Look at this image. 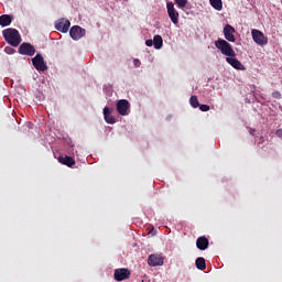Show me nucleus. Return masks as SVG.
I'll list each match as a JSON object with an SVG mask.
<instances>
[{"label": "nucleus", "mask_w": 282, "mask_h": 282, "mask_svg": "<svg viewBox=\"0 0 282 282\" xmlns=\"http://www.w3.org/2000/svg\"><path fill=\"white\" fill-rule=\"evenodd\" d=\"M4 41L12 47H19L21 45V34L17 29H6L2 31Z\"/></svg>", "instance_id": "f257e3e1"}, {"label": "nucleus", "mask_w": 282, "mask_h": 282, "mask_svg": "<svg viewBox=\"0 0 282 282\" xmlns=\"http://www.w3.org/2000/svg\"><path fill=\"white\" fill-rule=\"evenodd\" d=\"M215 45L217 50H219L221 54H224V56H237V53H235L232 45L226 40L218 39L217 41H215Z\"/></svg>", "instance_id": "f03ea898"}, {"label": "nucleus", "mask_w": 282, "mask_h": 282, "mask_svg": "<svg viewBox=\"0 0 282 282\" xmlns=\"http://www.w3.org/2000/svg\"><path fill=\"white\" fill-rule=\"evenodd\" d=\"M116 107L119 116H129L131 113V104L127 99L118 100Z\"/></svg>", "instance_id": "7ed1b4c3"}, {"label": "nucleus", "mask_w": 282, "mask_h": 282, "mask_svg": "<svg viewBox=\"0 0 282 282\" xmlns=\"http://www.w3.org/2000/svg\"><path fill=\"white\" fill-rule=\"evenodd\" d=\"M166 8L169 18L171 19L172 23H174V25H177L180 23V12H177V10L175 9V4L173 2H167Z\"/></svg>", "instance_id": "20e7f679"}, {"label": "nucleus", "mask_w": 282, "mask_h": 282, "mask_svg": "<svg viewBox=\"0 0 282 282\" xmlns=\"http://www.w3.org/2000/svg\"><path fill=\"white\" fill-rule=\"evenodd\" d=\"M251 36H252L254 43H257V45H261V47H263V45H268V39L263 34V32H261L257 29H252Z\"/></svg>", "instance_id": "39448f33"}, {"label": "nucleus", "mask_w": 282, "mask_h": 282, "mask_svg": "<svg viewBox=\"0 0 282 282\" xmlns=\"http://www.w3.org/2000/svg\"><path fill=\"white\" fill-rule=\"evenodd\" d=\"M19 54H22V56H34L36 48L32 44L24 42L19 47Z\"/></svg>", "instance_id": "423d86ee"}, {"label": "nucleus", "mask_w": 282, "mask_h": 282, "mask_svg": "<svg viewBox=\"0 0 282 282\" xmlns=\"http://www.w3.org/2000/svg\"><path fill=\"white\" fill-rule=\"evenodd\" d=\"M148 265L155 268L158 265H164V258L161 253L150 254L148 258Z\"/></svg>", "instance_id": "0eeeda50"}, {"label": "nucleus", "mask_w": 282, "mask_h": 282, "mask_svg": "<svg viewBox=\"0 0 282 282\" xmlns=\"http://www.w3.org/2000/svg\"><path fill=\"white\" fill-rule=\"evenodd\" d=\"M32 63L37 72H46L47 65L45 64V59H43V55L36 54Z\"/></svg>", "instance_id": "6e6552de"}, {"label": "nucleus", "mask_w": 282, "mask_h": 282, "mask_svg": "<svg viewBox=\"0 0 282 282\" xmlns=\"http://www.w3.org/2000/svg\"><path fill=\"white\" fill-rule=\"evenodd\" d=\"M69 34H70V39H73V41H80V39H83V36H85L86 31H85V29H83L78 25H75V26H72Z\"/></svg>", "instance_id": "1a4fd4ad"}, {"label": "nucleus", "mask_w": 282, "mask_h": 282, "mask_svg": "<svg viewBox=\"0 0 282 282\" xmlns=\"http://www.w3.org/2000/svg\"><path fill=\"white\" fill-rule=\"evenodd\" d=\"M113 276H115V281H126V279H129L131 276V271H129V269H116L115 270V273H113Z\"/></svg>", "instance_id": "9d476101"}, {"label": "nucleus", "mask_w": 282, "mask_h": 282, "mask_svg": "<svg viewBox=\"0 0 282 282\" xmlns=\"http://www.w3.org/2000/svg\"><path fill=\"white\" fill-rule=\"evenodd\" d=\"M226 62L228 63V65H231L234 69H238L239 72H246V66H243V64H241V62L235 56L226 57Z\"/></svg>", "instance_id": "9b49d317"}, {"label": "nucleus", "mask_w": 282, "mask_h": 282, "mask_svg": "<svg viewBox=\"0 0 282 282\" xmlns=\"http://www.w3.org/2000/svg\"><path fill=\"white\" fill-rule=\"evenodd\" d=\"M223 32L226 41H229V43H235V29L232 28V25L226 24Z\"/></svg>", "instance_id": "f8f14e48"}, {"label": "nucleus", "mask_w": 282, "mask_h": 282, "mask_svg": "<svg viewBox=\"0 0 282 282\" xmlns=\"http://www.w3.org/2000/svg\"><path fill=\"white\" fill-rule=\"evenodd\" d=\"M69 25H72L69 20L62 19L55 24V29L63 34H67L69 32Z\"/></svg>", "instance_id": "ddd939ff"}, {"label": "nucleus", "mask_w": 282, "mask_h": 282, "mask_svg": "<svg viewBox=\"0 0 282 282\" xmlns=\"http://www.w3.org/2000/svg\"><path fill=\"white\" fill-rule=\"evenodd\" d=\"M208 246H210V242L208 241V238H206V236H200L197 238L196 248H198V250H208Z\"/></svg>", "instance_id": "4468645a"}, {"label": "nucleus", "mask_w": 282, "mask_h": 282, "mask_svg": "<svg viewBox=\"0 0 282 282\" xmlns=\"http://www.w3.org/2000/svg\"><path fill=\"white\" fill-rule=\"evenodd\" d=\"M58 162L59 164H64L65 166H68L69 169H72V166H74L76 164V160H74V158L72 156H58Z\"/></svg>", "instance_id": "2eb2a0df"}, {"label": "nucleus", "mask_w": 282, "mask_h": 282, "mask_svg": "<svg viewBox=\"0 0 282 282\" xmlns=\"http://www.w3.org/2000/svg\"><path fill=\"white\" fill-rule=\"evenodd\" d=\"M104 120L108 124H116V118L111 116V109H109L107 106L104 108Z\"/></svg>", "instance_id": "dca6fc26"}, {"label": "nucleus", "mask_w": 282, "mask_h": 282, "mask_svg": "<svg viewBox=\"0 0 282 282\" xmlns=\"http://www.w3.org/2000/svg\"><path fill=\"white\" fill-rule=\"evenodd\" d=\"M10 23H12V15L2 14L0 17V25H1V28H8V25H10Z\"/></svg>", "instance_id": "f3484780"}, {"label": "nucleus", "mask_w": 282, "mask_h": 282, "mask_svg": "<svg viewBox=\"0 0 282 282\" xmlns=\"http://www.w3.org/2000/svg\"><path fill=\"white\" fill-rule=\"evenodd\" d=\"M154 50H162L164 45V40H162V35H154L153 37Z\"/></svg>", "instance_id": "a211bd4d"}, {"label": "nucleus", "mask_w": 282, "mask_h": 282, "mask_svg": "<svg viewBox=\"0 0 282 282\" xmlns=\"http://www.w3.org/2000/svg\"><path fill=\"white\" fill-rule=\"evenodd\" d=\"M209 3L214 10H217L218 12H221L224 8V2L221 0H209Z\"/></svg>", "instance_id": "6ab92c4d"}, {"label": "nucleus", "mask_w": 282, "mask_h": 282, "mask_svg": "<svg viewBox=\"0 0 282 282\" xmlns=\"http://www.w3.org/2000/svg\"><path fill=\"white\" fill-rule=\"evenodd\" d=\"M195 265L197 270H204L206 268V259L199 257L196 259Z\"/></svg>", "instance_id": "aec40b11"}, {"label": "nucleus", "mask_w": 282, "mask_h": 282, "mask_svg": "<svg viewBox=\"0 0 282 282\" xmlns=\"http://www.w3.org/2000/svg\"><path fill=\"white\" fill-rule=\"evenodd\" d=\"M189 105L194 108L197 109L199 107V100L197 99V96H192L189 98Z\"/></svg>", "instance_id": "412c9836"}, {"label": "nucleus", "mask_w": 282, "mask_h": 282, "mask_svg": "<svg viewBox=\"0 0 282 282\" xmlns=\"http://www.w3.org/2000/svg\"><path fill=\"white\" fill-rule=\"evenodd\" d=\"M177 8H186V3H188V0H174Z\"/></svg>", "instance_id": "4be33fe9"}, {"label": "nucleus", "mask_w": 282, "mask_h": 282, "mask_svg": "<svg viewBox=\"0 0 282 282\" xmlns=\"http://www.w3.org/2000/svg\"><path fill=\"white\" fill-rule=\"evenodd\" d=\"M198 107L200 111H210V106L208 105H199Z\"/></svg>", "instance_id": "5701e85b"}, {"label": "nucleus", "mask_w": 282, "mask_h": 282, "mask_svg": "<svg viewBox=\"0 0 282 282\" xmlns=\"http://www.w3.org/2000/svg\"><path fill=\"white\" fill-rule=\"evenodd\" d=\"M4 52H6V54H14V48H12V46H7L6 48H4Z\"/></svg>", "instance_id": "b1692460"}, {"label": "nucleus", "mask_w": 282, "mask_h": 282, "mask_svg": "<svg viewBox=\"0 0 282 282\" xmlns=\"http://www.w3.org/2000/svg\"><path fill=\"white\" fill-rule=\"evenodd\" d=\"M145 45H147L148 47H153V45H154L153 40H147V41H145Z\"/></svg>", "instance_id": "393cba45"}, {"label": "nucleus", "mask_w": 282, "mask_h": 282, "mask_svg": "<svg viewBox=\"0 0 282 282\" xmlns=\"http://www.w3.org/2000/svg\"><path fill=\"white\" fill-rule=\"evenodd\" d=\"M133 63H134V67H140V65H142L140 59H134Z\"/></svg>", "instance_id": "a878e982"}, {"label": "nucleus", "mask_w": 282, "mask_h": 282, "mask_svg": "<svg viewBox=\"0 0 282 282\" xmlns=\"http://www.w3.org/2000/svg\"><path fill=\"white\" fill-rule=\"evenodd\" d=\"M275 135H276L278 138H282V129H278V130L275 131Z\"/></svg>", "instance_id": "bb28decb"}, {"label": "nucleus", "mask_w": 282, "mask_h": 282, "mask_svg": "<svg viewBox=\"0 0 282 282\" xmlns=\"http://www.w3.org/2000/svg\"><path fill=\"white\" fill-rule=\"evenodd\" d=\"M249 133H250V135H254V133H257V129L249 128Z\"/></svg>", "instance_id": "cd10ccee"}, {"label": "nucleus", "mask_w": 282, "mask_h": 282, "mask_svg": "<svg viewBox=\"0 0 282 282\" xmlns=\"http://www.w3.org/2000/svg\"><path fill=\"white\" fill-rule=\"evenodd\" d=\"M259 144H263V137H260V142Z\"/></svg>", "instance_id": "c85d7f7f"}, {"label": "nucleus", "mask_w": 282, "mask_h": 282, "mask_svg": "<svg viewBox=\"0 0 282 282\" xmlns=\"http://www.w3.org/2000/svg\"><path fill=\"white\" fill-rule=\"evenodd\" d=\"M275 96H281L279 93H276V95Z\"/></svg>", "instance_id": "c756f323"}, {"label": "nucleus", "mask_w": 282, "mask_h": 282, "mask_svg": "<svg viewBox=\"0 0 282 282\" xmlns=\"http://www.w3.org/2000/svg\"><path fill=\"white\" fill-rule=\"evenodd\" d=\"M275 96H281L279 93H276V95Z\"/></svg>", "instance_id": "7c9ffc66"}, {"label": "nucleus", "mask_w": 282, "mask_h": 282, "mask_svg": "<svg viewBox=\"0 0 282 282\" xmlns=\"http://www.w3.org/2000/svg\"><path fill=\"white\" fill-rule=\"evenodd\" d=\"M124 1H129V0H124Z\"/></svg>", "instance_id": "2f4dec72"}]
</instances>
